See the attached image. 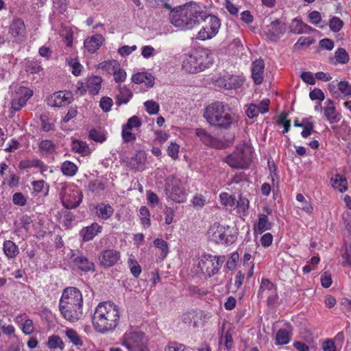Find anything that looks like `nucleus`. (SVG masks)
<instances>
[{
  "mask_svg": "<svg viewBox=\"0 0 351 351\" xmlns=\"http://www.w3.org/2000/svg\"><path fill=\"white\" fill-rule=\"evenodd\" d=\"M259 113L258 106L255 104H250L246 110V114L250 119L257 117Z\"/></svg>",
  "mask_w": 351,
  "mask_h": 351,
  "instance_id": "338daca9",
  "label": "nucleus"
},
{
  "mask_svg": "<svg viewBox=\"0 0 351 351\" xmlns=\"http://www.w3.org/2000/svg\"><path fill=\"white\" fill-rule=\"evenodd\" d=\"M66 336L74 345L77 346H81L83 344V341L80 338L78 333L73 329H67L65 332Z\"/></svg>",
  "mask_w": 351,
  "mask_h": 351,
  "instance_id": "c03bdc74",
  "label": "nucleus"
},
{
  "mask_svg": "<svg viewBox=\"0 0 351 351\" xmlns=\"http://www.w3.org/2000/svg\"><path fill=\"white\" fill-rule=\"evenodd\" d=\"M89 137L95 141L102 143L106 140V136L103 132L95 129L90 130L89 132Z\"/></svg>",
  "mask_w": 351,
  "mask_h": 351,
  "instance_id": "6e6d98bb",
  "label": "nucleus"
},
{
  "mask_svg": "<svg viewBox=\"0 0 351 351\" xmlns=\"http://www.w3.org/2000/svg\"><path fill=\"white\" fill-rule=\"evenodd\" d=\"M207 12L198 3L190 2L171 10L169 19L171 23L182 30H188L205 19Z\"/></svg>",
  "mask_w": 351,
  "mask_h": 351,
  "instance_id": "f257e3e1",
  "label": "nucleus"
},
{
  "mask_svg": "<svg viewBox=\"0 0 351 351\" xmlns=\"http://www.w3.org/2000/svg\"><path fill=\"white\" fill-rule=\"evenodd\" d=\"M51 99H53V103L51 104L52 106L61 107L71 102V93L59 91L54 93Z\"/></svg>",
  "mask_w": 351,
  "mask_h": 351,
  "instance_id": "bb28decb",
  "label": "nucleus"
},
{
  "mask_svg": "<svg viewBox=\"0 0 351 351\" xmlns=\"http://www.w3.org/2000/svg\"><path fill=\"white\" fill-rule=\"evenodd\" d=\"M225 259L224 256L204 254L199 262V266L203 274L211 277L219 271Z\"/></svg>",
  "mask_w": 351,
  "mask_h": 351,
  "instance_id": "1a4fd4ad",
  "label": "nucleus"
},
{
  "mask_svg": "<svg viewBox=\"0 0 351 351\" xmlns=\"http://www.w3.org/2000/svg\"><path fill=\"white\" fill-rule=\"evenodd\" d=\"M144 106L147 112L150 114H156L159 111V104L153 100L145 101Z\"/></svg>",
  "mask_w": 351,
  "mask_h": 351,
  "instance_id": "8fccbe9b",
  "label": "nucleus"
},
{
  "mask_svg": "<svg viewBox=\"0 0 351 351\" xmlns=\"http://www.w3.org/2000/svg\"><path fill=\"white\" fill-rule=\"evenodd\" d=\"M290 31L293 34H310L315 29L303 23L302 21L294 19L290 25Z\"/></svg>",
  "mask_w": 351,
  "mask_h": 351,
  "instance_id": "b1692460",
  "label": "nucleus"
},
{
  "mask_svg": "<svg viewBox=\"0 0 351 351\" xmlns=\"http://www.w3.org/2000/svg\"><path fill=\"white\" fill-rule=\"evenodd\" d=\"M60 197L63 206L66 208H75L82 201V193L73 187L63 186L60 191Z\"/></svg>",
  "mask_w": 351,
  "mask_h": 351,
  "instance_id": "4468645a",
  "label": "nucleus"
},
{
  "mask_svg": "<svg viewBox=\"0 0 351 351\" xmlns=\"http://www.w3.org/2000/svg\"><path fill=\"white\" fill-rule=\"evenodd\" d=\"M258 297L267 300L268 304H273L278 298L276 286L269 279L262 278Z\"/></svg>",
  "mask_w": 351,
  "mask_h": 351,
  "instance_id": "dca6fc26",
  "label": "nucleus"
},
{
  "mask_svg": "<svg viewBox=\"0 0 351 351\" xmlns=\"http://www.w3.org/2000/svg\"><path fill=\"white\" fill-rule=\"evenodd\" d=\"M77 170V165L71 161H64L61 165V171L66 176L71 177L75 176Z\"/></svg>",
  "mask_w": 351,
  "mask_h": 351,
  "instance_id": "4c0bfd02",
  "label": "nucleus"
},
{
  "mask_svg": "<svg viewBox=\"0 0 351 351\" xmlns=\"http://www.w3.org/2000/svg\"><path fill=\"white\" fill-rule=\"evenodd\" d=\"M38 148L40 152L45 154H50L55 152L56 146L50 140H43L38 143Z\"/></svg>",
  "mask_w": 351,
  "mask_h": 351,
  "instance_id": "79ce46f5",
  "label": "nucleus"
},
{
  "mask_svg": "<svg viewBox=\"0 0 351 351\" xmlns=\"http://www.w3.org/2000/svg\"><path fill=\"white\" fill-rule=\"evenodd\" d=\"M121 254L119 251L110 249L103 250L99 256L100 265L104 267H110L114 265L120 259Z\"/></svg>",
  "mask_w": 351,
  "mask_h": 351,
  "instance_id": "a211bd4d",
  "label": "nucleus"
},
{
  "mask_svg": "<svg viewBox=\"0 0 351 351\" xmlns=\"http://www.w3.org/2000/svg\"><path fill=\"white\" fill-rule=\"evenodd\" d=\"M141 125V121L137 116H133L130 118L125 125L123 127L132 130V128H139Z\"/></svg>",
  "mask_w": 351,
  "mask_h": 351,
  "instance_id": "5fc2aeb1",
  "label": "nucleus"
},
{
  "mask_svg": "<svg viewBox=\"0 0 351 351\" xmlns=\"http://www.w3.org/2000/svg\"><path fill=\"white\" fill-rule=\"evenodd\" d=\"M166 191L167 196L176 202H183L186 199V191L182 182L173 176L167 179Z\"/></svg>",
  "mask_w": 351,
  "mask_h": 351,
  "instance_id": "9d476101",
  "label": "nucleus"
},
{
  "mask_svg": "<svg viewBox=\"0 0 351 351\" xmlns=\"http://www.w3.org/2000/svg\"><path fill=\"white\" fill-rule=\"evenodd\" d=\"M220 199L221 203L226 206L232 207L236 204V199L232 195H228L226 193H223L220 195Z\"/></svg>",
  "mask_w": 351,
  "mask_h": 351,
  "instance_id": "603ef678",
  "label": "nucleus"
},
{
  "mask_svg": "<svg viewBox=\"0 0 351 351\" xmlns=\"http://www.w3.org/2000/svg\"><path fill=\"white\" fill-rule=\"evenodd\" d=\"M154 244L161 250V256L162 258H165L169 252L167 242L161 239H156L154 240Z\"/></svg>",
  "mask_w": 351,
  "mask_h": 351,
  "instance_id": "09e8293b",
  "label": "nucleus"
},
{
  "mask_svg": "<svg viewBox=\"0 0 351 351\" xmlns=\"http://www.w3.org/2000/svg\"><path fill=\"white\" fill-rule=\"evenodd\" d=\"M272 223L269 221L268 217L265 214H260L258 215L257 230L259 233H263L265 231L271 229Z\"/></svg>",
  "mask_w": 351,
  "mask_h": 351,
  "instance_id": "e433bc0d",
  "label": "nucleus"
},
{
  "mask_svg": "<svg viewBox=\"0 0 351 351\" xmlns=\"http://www.w3.org/2000/svg\"><path fill=\"white\" fill-rule=\"evenodd\" d=\"M200 312L197 310L191 309L184 312L182 316V321L189 325H192L194 328L198 325V318L199 317Z\"/></svg>",
  "mask_w": 351,
  "mask_h": 351,
  "instance_id": "c85d7f7f",
  "label": "nucleus"
},
{
  "mask_svg": "<svg viewBox=\"0 0 351 351\" xmlns=\"http://www.w3.org/2000/svg\"><path fill=\"white\" fill-rule=\"evenodd\" d=\"M128 265H129V267H130L132 274L135 278H138L140 276V274L142 271V269H141V265L135 260L134 256L131 255L130 256V258H128Z\"/></svg>",
  "mask_w": 351,
  "mask_h": 351,
  "instance_id": "37998d69",
  "label": "nucleus"
},
{
  "mask_svg": "<svg viewBox=\"0 0 351 351\" xmlns=\"http://www.w3.org/2000/svg\"><path fill=\"white\" fill-rule=\"evenodd\" d=\"M117 88L119 93L116 96V104L117 106L126 104L132 97V91L125 86L121 84L118 85Z\"/></svg>",
  "mask_w": 351,
  "mask_h": 351,
  "instance_id": "a878e982",
  "label": "nucleus"
},
{
  "mask_svg": "<svg viewBox=\"0 0 351 351\" xmlns=\"http://www.w3.org/2000/svg\"><path fill=\"white\" fill-rule=\"evenodd\" d=\"M147 160V154L145 151L139 150L134 157L127 158L124 160L127 166L132 170H141Z\"/></svg>",
  "mask_w": 351,
  "mask_h": 351,
  "instance_id": "aec40b11",
  "label": "nucleus"
},
{
  "mask_svg": "<svg viewBox=\"0 0 351 351\" xmlns=\"http://www.w3.org/2000/svg\"><path fill=\"white\" fill-rule=\"evenodd\" d=\"M8 35L12 43L21 44L27 39V29L23 20L14 17L10 23Z\"/></svg>",
  "mask_w": 351,
  "mask_h": 351,
  "instance_id": "2eb2a0df",
  "label": "nucleus"
},
{
  "mask_svg": "<svg viewBox=\"0 0 351 351\" xmlns=\"http://www.w3.org/2000/svg\"><path fill=\"white\" fill-rule=\"evenodd\" d=\"M175 212L173 208L167 207L164 210L165 223L167 225L171 224L173 222Z\"/></svg>",
  "mask_w": 351,
  "mask_h": 351,
  "instance_id": "69168bd1",
  "label": "nucleus"
},
{
  "mask_svg": "<svg viewBox=\"0 0 351 351\" xmlns=\"http://www.w3.org/2000/svg\"><path fill=\"white\" fill-rule=\"evenodd\" d=\"M209 238L216 243L230 245L234 243L235 237L230 234L229 227L215 223L208 230Z\"/></svg>",
  "mask_w": 351,
  "mask_h": 351,
  "instance_id": "9b49d317",
  "label": "nucleus"
},
{
  "mask_svg": "<svg viewBox=\"0 0 351 351\" xmlns=\"http://www.w3.org/2000/svg\"><path fill=\"white\" fill-rule=\"evenodd\" d=\"M338 89L345 96H351V84L347 82H340L338 84Z\"/></svg>",
  "mask_w": 351,
  "mask_h": 351,
  "instance_id": "bf43d9fd",
  "label": "nucleus"
},
{
  "mask_svg": "<svg viewBox=\"0 0 351 351\" xmlns=\"http://www.w3.org/2000/svg\"><path fill=\"white\" fill-rule=\"evenodd\" d=\"M207 12L198 3L190 2L171 10L169 19L171 23L182 30H188L205 19Z\"/></svg>",
  "mask_w": 351,
  "mask_h": 351,
  "instance_id": "f03ea898",
  "label": "nucleus"
},
{
  "mask_svg": "<svg viewBox=\"0 0 351 351\" xmlns=\"http://www.w3.org/2000/svg\"><path fill=\"white\" fill-rule=\"evenodd\" d=\"M296 199L298 202L301 203L300 208L307 213H311L313 210V207L311 204L306 201L304 196L302 194H298L296 195Z\"/></svg>",
  "mask_w": 351,
  "mask_h": 351,
  "instance_id": "3c124183",
  "label": "nucleus"
},
{
  "mask_svg": "<svg viewBox=\"0 0 351 351\" xmlns=\"http://www.w3.org/2000/svg\"><path fill=\"white\" fill-rule=\"evenodd\" d=\"M40 121L42 123V128L44 131L49 132L50 130H53L54 125L49 121L48 117L46 115H41Z\"/></svg>",
  "mask_w": 351,
  "mask_h": 351,
  "instance_id": "774afa93",
  "label": "nucleus"
},
{
  "mask_svg": "<svg viewBox=\"0 0 351 351\" xmlns=\"http://www.w3.org/2000/svg\"><path fill=\"white\" fill-rule=\"evenodd\" d=\"M195 134L199 137V140L206 145L215 148L220 147L221 142L217 138L213 136L205 129H195Z\"/></svg>",
  "mask_w": 351,
  "mask_h": 351,
  "instance_id": "412c9836",
  "label": "nucleus"
},
{
  "mask_svg": "<svg viewBox=\"0 0 351 351\" xmlns=\"http://www.w3.org/2000/svg\"><path fill=\"white\" fill-rule=\"evenodd\" d=\"M291 331L287 329H280L276 336V343L278 345L287 344L291 339Z\"/></svg>",
  "mask_w": 351,
  "mask_h": 351,
  "instance_id": "58836bf2",
  "label": "nucleus"
},
{
  "mask_svg": "<svg viewBox=\"0 0 351 351\" xmlns=\"http://www.w3.org/2000/svg\"><path fill=\"white\" fill-rule=\"evenodd\" d=\"M99 106L104 112H108L111 110L112 99L108 97H103L100 100Z\"/></svg>",
  "mask_w": 351,
  "mask_h": 351,
  "instance_id": "052dcab7",
  "label": "nucleus"
},
{
  "mask_svg": "<svg viewBox=\"0 0 351 351\" xmlns=\"http://www.w3.org/2000/svg\"><path fill=\"white\" fill-rule=\"evenodd\" d=\"M97 214L102 219H109L114 213L113 208L109 204H100L96 207Z\"/></svg>",
  "mask_w": 351,
  "mask_h": 351,
  "instance_id": "c9c22d12",
  "label": "nucleus"
},
{
  "mask_svg": "<svg viewBox=\"0 0 351 351\" xmlns=\"http://www.w3.org/2000/svg\"><path fill=\"white\" fill-rule=\"evenodd\" d=\"M71 259L73 265L82 271H95L94 263L82 253H73Z\"/></svg>",
  "mask_w": 351,
  "mask_h": 351,
  "instance_id": "6ab92c4d",
  "label": "nucleus"
},
{
  "mask_svg": "<svg viewBox=\"0 0 351 351\" xmlns=\"http://www.w3.org/2000/svg\"><path fill=\"white\" fill-rule=\"evenodd\" d=\"M224 342L225 346L228 350H229L232 346V333L230 330H227L224 332V334L221 335V343Z\"/></svg>",
  "mask_w": 351,
  "mask_h": 351,
  "instance_id": "13d9d810",
  "label": "nucleus"
},
{
  "mask_svg": "<svg viewBox=\"0 0 351 351\" xmlns=\"http://www.w3.org/2000/svg\"><path fill=\"white\" fill-rule=\"evenodd\" d=\"M286 30L287 25L285 22L280 19H276L267 25L265 34L271 40L276 41L285 34Z\"/></svg>",
  "mask_w": 351,
  "mask_h": 351,
  "instance_id": "f3484780",
  "label": "nucleus"
},
{
  "mask_svg": "<svg viewBox=\"0 0 351 351\" xmlns=\"http://www.w3.org/2000/svg\"><path fill=\"white\" fill-rule=\"evenodd\" d=\"M206 21L205 25L199 31L197 38L201 40L211 39L219 32L221 27L220 19L207 12V16L204 20Z\"/></svg>",
  "mask_w": 351,
  "mask_h": 351,
  "instance_id": "f8f14e48",
  "label": "nucleus"
},
{
  "mask_svg": "<svg viewBox=\"0 0 351 351\" xmlns=\"http://www.w3.org/2000/svg\"><path fill=\"white\" fill-rule=\"evenodd\" d=\"M10 88L14 90L11 101V108L14 111L20 110L33 95V91L25 86L12 84Z\"/></svg>",
  "mask_w": 351,
  "mask_h": 351,
  "instance_id": "ddd939ff",
  "label": "nucleus"
},
{
  "mask_svg": "<svg viewBox=\"0 0 351 351\" xmlns=\"http://www.w3.org/2000/svg\"><path fill=\"white\" fill-rule=\"evenodd\" d=\"M343 21L337 16H332L329 21V27L333 32H339L343 27Z\"/></svg>",
  "mask_w": 351,
  "mask_h": 351,
  "instance_id": "de8ad7c7",
  "label": "nucleus"
},
{
  "mask_svg": "<svg viewBox=\"0 0 351 351\" xmlns=\"http://www.w3.org/2000/svg\"><path fill=\"white\" fill-rule=\"evenodd\" d=\"M140 219L141 222L144 228H148L151 226V220H150V213L149 209L143 206L140 208Z\"/></svg>",
  "mask_w": 351,
  "mask_h": 351,
  "instance_id": "a19ab883",
  "label": "nucleus"
},
{
  "mask_svg": "<svg viewBox=\"0 0 351 351\" xmlns=\"http://www.w3.org/2000/svg\"><path fill=\"white\" fill-rule=\"evenodd\" d=\"M319 45L322 49L328 51L332 50L335 46L333 40L330 38H323L320 40Z\"/></svg>",
  "mask_w": 351,
  "mask_h": 351,
  "instance_id": "0e129e2a",
  "label": "nucleus"
},
{
  "mask_svg": "<svg viewBox=\"0 0 351 351\" xmlns=\"http://www.w3.org/2000/svg\"><path fill=\"white\" fill-rule=\"evenodd\" d=\"M47 346L50 350L60 349L62 350L64 343L58 335H51L48 338Z\"/></svg>",
  "mask_w": 351,
  "mask_h": 351,
  "instance_id": "ea45409f",
  "label": "nucleus"
},
{
  "mask_svg": "<svg viewBox=\"0 0 351 351\" xmlns=\"http://www.w3.org/2000/svg\"><path fill=\"white\" fill-rule=\"evenodd\" d=\"M3 250L8 259L16 258L20 252L19 247L10 240H6L3 242Z\"/></svg>",
  "mask_w": 351,
  "mask_h": 351,
  "instance_id": "c756f323",
  "label": "nucleus"
},
{
  "mask_svg": "<svg viewBox=\"0 0 351 351\" xmlns=\"http://www.w3.org/2000/svg\"><path fill=\"white\" fill-rule=\"evenodd\" d=\"M165 351H188L185 346L177 342H171L168 344Z\"/></svg>",
  "mask_w": 351,
  "mask_h": 351,
  "instance_id": "680f3d73",
  "label": "nucleus"
},
{
  "mask_svg": "<svg viewBox=\"0 0 351 351\" xmlns=\"http://www.w3.org/2000/svg\"><path fill=\"white\" fill-rule=\"evenodd\" d=\"M330 182L332 187L341 193L348 189L346 178L342 175L336 174L335 177L330 179Z\"/></svg>",
  "mask_w": 351,
  "mask_h": 351,
  "instance_id": "473e14b6",
  "label": "nucleus"
},
{
  "mask_svg": "<svg viewBox=\"0 0 351 351\" xmlns=\"http://www.w3.org/2000/svg\"><path fill=\"white\" fill-rule=\"evenodd\" d=\"M119 62L114 60L104 61L99 64V67L105 71L108 74L113 73L114 69L117 68Z\"/></svg>",
  "mask_w": 351,
  "mask_h": 351,
  "instance_id": "a18cd8bd",
  "label": "nucleus"
},
{
  "mask_svg": "<svg viewBox=\"0 0 351 351\" xmlns=\"http://www.w3.org/2000/svg\"><path fill=\"white\" fill-rule=\"evenodd\" d=\"M119 317L118 306L109 302H100L93 315L94 327L102 333L111 331L118 326Z\"/></svg>",
  "mask_w": 351,
  "mask_h": 351,
  "instance_id": "20e7f679",
  "label": "nucleus"
},
{
  "mask_svg": "<svg viewBox=\"0 0 351 351\" xmlns=\"http://www.w3.org/2000/svg\"><path fill=\"white\" fill-rule=\"evenodd\" d=\"M72 150L82 156H88L90 154V149L86 142L73 140L71 144Z\"/></svg>",
  "mask_w": 351,
  "mask_h": 351,
  "instance_id": "f704fd0d",
  "label": "nucleus"
},
{
  "mask_svg": "<svg viewBox=\"0 0 351 351\" xmlns=\"http://www.w3.org/2000/svg\"><path fill=\"white\" fill-rule=\"evenodd\" d=\"M302 128L303 130L301 134L304 138L308 137L314 132V124L313 122L306 121V124Z\"/></svg>",
  "mask_w": 351,
  "mask_h": 351,
  "instance_id": "e2e57ef3",
  "label": "nucleus"
},
{
  "mask_svg": "<svg viewBox=\"0 0 351 351\" xmlns=\"http://www.w3.org/2000/svg\"><path fill=\"white\" fill-rule=\"evenodd\" d=\"M120 341L128 351H149L147 339L141 331H128L121 338Z\"/></svg>",
  "mask_w": 351,
  "mask_h": 351,
  "instance_id": "6e6552de",
  "label": "nucleus"
},
{
  "mask_svg": "<svg viewBox=\"0 0 351 351\" xmlns=\"http://www.w3.org/2000/svg\"><path fill=\"white\" fill-rule=\"evenodd\" d=\"M132 80L135 84L145 83L148 87H152L154 84V77L152 74L146 72L138 73L134 75Z\"/></svg>",
  "mask_w": 351,
  "mask_h": 351,
  "instance_id": "7c9ffc66",
  "label": "nucleus"
},
{
  "mask_svg": "<svg viewBox=\"0 0 351 351\" xmlns=\"http://www.w3.org/2000/svg\"><path fill=\"white\" fill-rule=\"evenodd\" d=\"M265 63L261 59L255 60L252 64V77L254 82L258 85L262 84L264 78Z\"/></svg>",
  "mask_w": 351,
  "mask_h": 351,
  "instance_id": "4be33fe9",
  "label": "nucleus"
},
{
  "mask_svg": "<svg viewBox=\"0 0 351 351\" xmlns=\"http://www.w3.org/2000/svg\"><path fill=\"white\" fill-rule=\"evenodd\" d=\"M243 80L237 76H229L221 81V84L225 89L231 90L240 87L243 84Z\"/></svg>",
  "mask_w": 351,
  "mask_h": 351,
  "instance_id": "72a5a7b5",
  "label": "nucleus"
},
{
  "mask_svg": "<svg viewBox=\"0 0 351 351\" xmlns=\"http://www.w3.org/2000/svg\"><path fill=\"white\" fill-rule=\"evenodd\" d=\"M252 147L246 143H242L238 145L234 151L225 156L222 160L232 168L247 169L252 161Z\"/></svg>",
  "mask_w": 351,
  "mask_h": 351,
  "instance_id": "0eeeda50",
  "label": "nucleus"
},
{
  "mask_svg": "<svg viewBox=\"0 0 351 351\" xmlns=\"http://www.w3.org/2000/svg\"><path fill=\"white\" fill-rule=\"evenodd\" d=\"M180 146L176 143L171 142L167 148L168 155L173 160L178 158Z\"/></svg>",
  "mask_w": 351,
  "mask_h": 351,
  "instance_id": "864d4df0",
  "label": "nucleus"
},
{
  "mask_svg": "<svg viewBox=\"0 0 351 351\" xmlns=\"http://www.w3.org/2000/svg\"><path fill=\"white\" fill-rule=\"evenodd\" d=\"M335 58L337 63L346 64L349 61V56L343 48H338L335 53Z\"/></svg>",
  "mask_w": 351,
  "mask_h": 351,
  "instance_id": "49530a36",
  "label": "nucleus"
},
{
  "mask_svg": "<svg viewBox=\"0 0 351 351\" xmlns=\"http://www.w3.org/2000/svg\"><path fill=\"white\" fill-rule=\"evenodd\" d=\"M103 80L101 77L93 75L88 78L86 87L89 93L92 95H96L101 87Z\"/></svg>",
  "mask_w": 351,
  "mask_h": 351,
  "instance_id": "cd10ccee",
  "label": "nucleus"
},
{
  "mask_svg": "<svg viewBox=\"0 0 351 351\" xmlns=\"http://www.w3.org/2000/svg\"><path fill=\"white\" fill-rule=\"evenodd\" d=\"M327 106L324 108V115L330 123H337L340 120V116L336 110V108L331 99L326 101Z\"/></svg>",
  "mask_w": 351,
  "mask_h": 351,
  "instance_id": "393cba45",
  "label": "nucleus"
},
{
  "mask_svg": "<svg viewBox=\"0 0 351 351\" xmlns=\"http://www.w3.org/2000/svg\"><path fill=\"white\" fill-rule=\"evenodd\" d=\"M104 38L101 34H95L86 39L84 43V47L90 52H95L102 45Z\"/></svg>",
  "mask_w": 351,
  "mask_h": 351,
  "instance_id": "5701e85b",
  "label": "nucleus"
},
{
  "mask_svg": "<svg viewBox=\"0 0 351 351\" xmlns=\"http://www.w3.org/2000/svg\"><path fill=\"white\" fill-rule=\"evenodd\" d=\"M203 117L212 127L229 130L238 122V115L232 108L222 101H216L206 106Z\"/></svg>",
  "mask_w": 351,
  "mask_h": 351,
  "instance_id": "7ed1b4c3",
  "label": "nucleus"
},
{
  "mask_svg": "<svg viewBox=\"0 0 351 351\" xmlns=\"http://www.w3.org/2000/svg\"><path fill=\"white\" fill-rule=\"evenodd\" d=\"M101 230V226L97 223H93L90 226L86 227L82 230L83 239L88 241L92 239Z\"/></svg>",
  "mask_w": 351,
  "mask_h": 351,
  "instance_id": "2f4dec72",
  "label": "nucleus"
},
{
  "mask_svg": "<svg viewBox=\"0 0 351 351\" xmlns=\"http://www.w3.org/2000/svg\"><path fill=\"white\" fill-rule=\"evenodd\" d=\"M214 62L213 53L207 49H199L186 55L182 62V68L190 73H197L210 67Z\"/></svg>",
  "mask_w": 351,
  "mask_h": 351,
  "instance_id": "423d86ee",
  "label": "nucleus"
},
{
  "mask_svg": "<svg viewBox=\"0 0 351 351\" xmlns=\"http://www.w3.org/2000/svg\"><path fill=\"white\" fill-rule=\"evenodd\" d=\"M131 130L125 128L124 127L122 128V138L125 143H129L131 141H134L136 140V135L130 132Z\"/></svg>",
  "mask_w": 351,
  "mask_h": 351,
  "instance_id": "4d7b16f0",
  "label": "nucleus"
},
{
  "mask_svg": "<svg viewBox=\"0 0 351 351\" xmlns=\"http://www.w3.org/2000/svg\"><path fill=\"white\" fill-rule=\"evenodd\" d=\"M83 298L75 287L66 288L60 300V311L63 317L71 322L79 320L82 316Z\"/></svg>",
  "mask_w": 351,
  "mask_h": 351,
  "instance_id": "39448f33",
  "label": "nucleus"
}]
</instances>
